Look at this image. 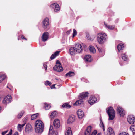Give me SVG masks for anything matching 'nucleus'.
<instances>
[{"label":"nucleus","instance_id":"nucleus-1","mask_svg":"<svg viewBox=\"0 0 135 135\" xmlns=\"http://www.w3.org/2000/svg\"><path fill=\"white\" fill-rule=\"evenodd\" d=\"M44 124L40 120H38L35 123V132L38 134H41L43 131Z\"/></svg>","mask_w":135,"mask_h":135},{"label":"nucleus","instance_id":"nucleus-2","mask_svg":"<svg viewBox=\"0 0 135 135\" xmlns=\"http://www.w3.org/2000/svg\"><path fill=\"white\" fill-rule=\"evenodd\" d=\"M97 40L100 44H103L105 42L107 38L106 34L100 33H98L97 35Z\"/></svg>","mask_w":135,"mask_h":135},{"label":"nucleus","instance_id":"nucleus-3","mask_svg":"<svg viewBox=\"0 0 135 135\" xmlns=\"http://www.w3.org/2000/svg\"><path fill=\"white\" fill-rule=\"evenodd\" d=\"M106 112L109 116V119L113 120L115 117V112L112 107H110L106 109Z\"/></svg>","mask_w":135,"mask_h":135},{"label":"nucleus","instance_id":"nucleus-4","mask_svg":"<svg viewBox=\"0 0 135 135\" xmlns=\"http://www.w3.org/2000/svg\"><path fill=\"white\" fill-rule=\"evenodd\" d=\"M42 27L44 29H46L49 26V20L47 18L44 19L42 22Z\"/></svg>","mask_w":135,"mask_h":135},{"label":"nucleus","instance_id":"nucleus-5","mask_svg":"<svg viewBox=\"0 0 135 135\" xmlns=\"http://www.w3.org/2000/svg\"><path fill=\"white\" fill-rule=\"evenodd\" d=\"M48 135H57V131L54 129L52 126H50Z\"/></svg>","mask_w":135,"mask_h":135},{"label":"nucleus","instance_id":"nucleus-6","mask_svg":"<svg viewBox=\"0 0 135 135\" xmlns=\"http://www.w3.org/2000/svg\"><path fill=\"white\" fill-rule=\"evenodd\" d=\"M11 95H8L5 97L3 100V103L5 104L9 103L10 102L11 99Z\"/></svg>","mask_w":135,"mask_h":135},{"label":"nucleus","instance_id":"nucleus-7","mask_svg":"<svg viewBox=\"0 0 135 135\" xmlns=\"http://www.w3.org/2000/svg\"><path fill=\"white\" fill-rule=\"evenodd\" d=\"M117 112L120 115L121 117H123L124 115V111L123 108L120 106H118L117 108Z\"/></svg>","mask_w":135,"mask_h":135},{"label":"nucleus","instance_id":"nucleus-8","mask_svg":"<svg viewBox=\"0 0 135 135\" xmlns=\"http://www.w3.org/2000/svg\"><path fill=\"white\" fill-rule=\"evenodd\" d=\"M77 52L80 53L82 50V47L81 45L79 43H77L74 47Z\"/></svg>","mask_w":135,"mask_h":135},{"label":"nucleus","instance_id":"nucleus-9","mask_svg":"<svg viewBox=\"0 0 135 135\" xmlns=\"http://www.w3.org/2000/svg\"><path fill=\"white\" fill-rule=\"evenodd\" d=\"M127 121L131 124H133L135 122V118L134 116L129 115L127 118Z\"/></svg>","mask_w":135,"mask_h":135},{"label":"nucleus","instance_id":"nucleus-10","mask_svg":"<svg viewBox=\"0 0 135 135\" xmlns=\"http://www.w3.org/2000/svg\"><path fill=\"white\" fill-rule=\"evenodd\" d=\"M97 101V99L95 96H91L90 98L88 103L91 105H92Z\"/></svg>","mask_w":135,"mask_h":135},{"label":"nucleus","instance_id":"nucleus-11","mask_svg":"<svg viewBox=\"0 0 135 135\" xmlns=\"http://www.w3.org/2000/svg\"><path fill=\"white\" fill-rule=\"evenodd\" d=\"M53 124L55 128H59L60 126L59 120L57 119H55L53 122Z\"/></svg>","mask_w":135,"mask_h":135},{"label":"nucleus","instance_id":"nucleus-12","mask_svg":"<svg viewBox=\"0 0 135 135\" xmlns=\"http://www.w3.org/2000/svg\"><path fill=\"white\" fill-rule=\"evenodd\" d=\"M54 70L58 72H61L62 71V67L60 65H56L53 68Z\"/></svg>","mask_w":135,"mask_h":135},{"label":"nucleus","instance_id":"nucleus-13","mask_svg":"<svg viewBox=\"0 0 135 135\" xmlns=\"http://www.w3.org/2000/svg\"><path fill=\"white\" fill-rule=\"evenodd\" d=\"M88 92H83L80 93L79 95V99H85L88 96Z\"/></svg>","mask_w":135,"mask_h":135},{"label":"nucleus","instance_id":"nucleus-14","mask_svg":"<svg viewBox=\"0 0 135 135\" xmlns=\"http://www.w3.org/2000/svg\"><path fill=\"white\" fill-rule=\"evenodd\" d=\"M49 33L47 32H44L42 36V40L44 42L47 41L48 38Z\"/></svg>","mask_w":135,"mask_h":135},{"label":"nucleus","instance_id":"nucleus-15","mask_svg":"<svg viewBox=\"0 0 135 135\" xmlns=\"http://www.w3.org/2000/svg\"><path fill=\"white\" fill-rule=\"evenodd\" d=\"M77 114L79 118L82 119L84 116V113L83 112L81 109H79L77 112Z\"/></svg>","mask_w":135,"mask_h":135},{"label":"nucleus","instance_id":"nucleus-16","mask_svg":"<svg viewBox=\"0 0 135 135\" xmlns=\"http://www.w3.org/2000/svg\"><path fill=\"white\" fill-rule=\"evenodd\" d=\"M75 119V117L74 115H72L69 117L68 120V123L70 124L73 122Z\"/></svg>","mask_w":135,"mask_h":135},{"label":"nucleus","instance_id":"nucleus-17","mask_svg":"<svg viewBox=\"0 0 135 135\" xmlns=\"http://www.w3.org/2000/svg\"><path fill=\"white\" fill-rule=\"evenodd\" d=\"M91 126H89L85 132L84 135H90L91 132Z\"/></svg>","mask_w":135,"mask_h":135},{"label":"nucleus","instance_id":"nucleus-18","mask_svg":"<svg viewBox=\"0 0 135 135\" xmlns=\"http://www.w3.org/2000/svg\"><path fill=\"white\" fill-rule=\"evenodd\" d=\"M69 51L70 54L71 55H75L77 52L74 47H71L69 50Z\"/></svg>","mask_w":135,"mask_h":135},{"label":"nucleus","instance_id":"nucleus-19","mask_svg":"<svg viewBox=\"0 0 135 135\" xmlns=\"http://www.w3.org/2000/svg\"><path fill=\"white\" fill-rule=\"evenodd\" d=\"M31 126L29 124H28L26 125L25 130L26 132H29V131L31 130Z\"/></svg>","mask_w":135,"mask_h":135},{"label":"nucleus","instance_id":"nucleus-20","mask_svg":"<svg viewBox=\"0 0 135 135\" xmlns=\"http://www.w3.org/2000/svg\"><path fill=\"white\" fill-rule=\"evenodd\" d=\"M65 134V135H72V131L70 127H69L66 129Z\"/></svg>","mask_w":135,"mask_h":135},{"label":"nucleus","instance_id":"nucleus-21","mask_svg":"<svg viewBox=\"0 0 135 135\" xmlns=\"http://www.w3.org/2000/svg\"><path fill=\"white\" fill-rule=\"evenodd\" d=\"M52 5L53 6L55 5V8H54V11L55 12H56L60 10V8L57 4L54 3L52 4Z\"/></svg>","mask_w":135,"mask_h":135},{"label":"nucleus","instance_id":"nucleus-22","mask_svg":"<svg viewBox=\"0 0 135 135\" xmlns=\"http://www.w3.org/2000/svg\"><path fill=\"white\" fill-rule=\"evenodd\" d=\"M80 99L78 101H77L73 105H79L83 103V99Z\"/></svg>","mask_w":135,"mask_h":135},{"label":"nucleus","instance_id":"nucleus-23","mask_svg":"<svg viewBox=\"0 0 135 135\" xmlns=\"http://www.w3.org/2000/svg\"><path fill=\"white\" fill-rule=\"evenodd\" d=\"M25 125V123L23 124H18L17 126V129L18 130L19 132H21L23 129V127Z\"/></svg>","mask_w":135,"mask_h":135},{"label":"nucleus","instance_id":"nucleus-24","mask_svg":"<svg viewBox=\"0 0 135 135\" xmlns=\"http://www.w3.org/2000/svg\"><path fill=\"white\" fill-rule=\"evenodd\" d=\"M124 47L123 44H118L117 46V49L118 51L119 52H120L121 50L123 49Z\"/></svg>","mask_w":135,"mask_h":135},{"label":"nucleus","instance_id":"nucleus-25","mask_svg":"<svg viewBox=\"0 0 135 135\" xmlns=\"http://www.w3.org/2000/svg\"><path fill=\"white\" fill-rule=\"evenodd\" d=\"M59 52V51H58L55 52L54 54H53L51 56V59L52 60L55 58L58 55Z\"/></svg>","mask_w":135,"mask_h":135},{"label":"nucleus","instance_id":"nucleus-26","mask_svg":"<svg viewBox=\"0 0 135 135\" xmlns=\"http://www.w3.org/2000/svg\"><path fill=\"white\" fill-rule=\"evenodd\" d=\"M85 60L87 61L91 62L92 60L91 56L89 55H86L85 57Z\"/></svg>","mask_w":135,"mask_h":135},{"label":"nucleus","instance_id":"nucleus-27","mask_svg":"<svg viewBox=\"0 0 135 135\" xmlns=\"http://www.w3.org/2000/svg\"><path fill=\"white\" fill-rule=\"evenodd\" d=\"M39 115V114L38 113L32 115L31 117V120H33L36 119L38 116Z\"/></svg>","mask_w":135,"mask_h":135},{"label":"nucleus","instance_id":"nucleus-28","mask_svg":"<svg viewBox=\"0 0 135 135\" xmlns=\"http://www.w3.org/2000/svg\"><path fill=\"white\" fill-rule=\"evenodd\" d=\"M130 129L132 132L133 135H135V126H131L130 127Z\"/></svg>","mask_w":135,"mask_h":135},{"label":"nucleus","instance_id":"nucleus-29","mask_svg":"<svg viewBox=\"0 0 135 135\" xmlns=\"http://www.w3.org/2000/svg\"><path fill=\"white\" fill-rule=\"evenodd\" d=\"M6 77V76L4 74H0V83Z\"/></svg>","mask_w":135,"mask_h":135},{"label":"nucleus","instance_id":"nucleus-30","mask_svg":"<svg viewBox=\"0 0 135 135\" xmlns=\"http://www.w3.org/2000/svg\"><path fill=\"white\" fill-rule=\"evenodd\" d=\"M105 25L106 27L110 30L113 29L115 27L114 25H109L105 23Z\"/></svg>","mask_w":135,"mask_h":135},{"label":"nucleus","instance_id":"nucleus-31","mask_svg":"<svg viewBox=\"0 0 135 135\" xmlns=\"http://www.w3.org/2000/svg\"><path fill=\"white\" fill-rule=\"evenodd\" d=\"M50 105L49 104L46 103H44V107L45 110H48L50 108Z\"/></svg>","mask_w":135,"mask_h":135},{"label":"nucleus","instance_id":"nucleus-32","mask_svg":"<svg viewBox=\"0 0 135 135\" xmlns=\"http://www.w3.org/2000/svg\"><path fill=\"white\" fill-rule=\"evenodd\" d=\"M74 72L70 71L67 73L66 75V76L71 77L74 76Z\"/></svg>","mask_w":135,"mask_h":135},{"label":"nucleus","instance_id":"nucleus-33","mask_svg":"<svg viewBox=\"0 0 135 135\" xmlns=\"http://www.w3.org/2000/svg\"><path fill=\"white\" fill-rule=\"evenodd\" d=\"M108 130L109 132L110 135H114V133L112 129L110 128H109Z\"/></svg>","mask_w":135,"mask_h":135},{"label":"nucleus","instance_id":"nucleus-34","mask_svg":"<svg viewBox=\"0 0 135 135\" xmlns=\"http://www.w3.org/2000/svg\"><path fill=\"white\" fill-rule=\"evenodd\" d=\"M89 49L91 52L94 53L95 52L96 50L94 47L93 46H89Z\"/></svg>","mask_w":135,"mask_h":135},{"label":"nucleus","instance_id":"nucleus-35","mask_svg":"<svg viewBox=\"0 0 135 135\" xmlns=\"http://www.w3.org/2000/svg\"><path fill=\"white\" fill-rule=\"evenodd\" d=\"M62 106L64 108L67 109L70 108L71 107V105H69L68 104L66 103L62 105Z\"/></svg>","mask_w":135,"mask_h":135},{"label":"nucleus","instance_id":"nucleus-36","mask_svg":"<svg viewBox=\"0 0 135 135\" xmlns=\"http://www.w3.org/2000/svg\"><path fill=\"white\" fill-rule=\"evenodd\" d=\"M122 59L124 61H126L127 59V56L124 53L122 55Z\"/></svg>","mask_w":135,"mask_h":135},{"label":"nucleus","instance_id":"nucleus-37","mask_svg":"<svg viewBox=\"0 0 135 135\" xmlns=\"http://www.w3.org/2000/svg\"><path fill=\"white\" fill-rule=\"evenodd\" d=\"M24 113V112L23 111H21L18 115V118H20L23 115V114Z\"/></svg>","mask_w":135,"mask_h":135},{"label":"nucleus","instance_id":"nucleus-38","mask_svg":"<svg viewBox=\"0 0 135 135\" xmlns=\"http://www.w3.org/2000/svg\"><path fill=\"white\" fill-rule=\"evenodd\" d=\"M100 127L102 128L103 131H104L105 129V128H104V126L103 124L102 121H101V122H100Z\"/></svg>","mask_w":135,"mask_h":135},{"label":"nucleus","instance_id":"nucleus-39","mask_svg":"<svg viewBox=\"0 0 135 135\" xmlns=\"http://www.w3.org/2000/svg\"><path fill=\"white\" fill-rule=\"evenodd\" d=\"M45 84L46 85H51L52 83L51 82H50L48 81H46V82L45 83Z\"/></svg>","mask_w":135,"mask_h":135},{"label":"nucleus","instance_id":"nucleus-40","mask_svg":"<svg viewBox=\"0 0 135 135\" xmlns=\"http://www.w3.org/2000/svg\"><path fill=\"white\" fill-rule=\"evenodd\" d=\"M77 35V32L76 30L75 29L73 30V37Z\"/></svg>","mask_w":135,"mask_h":135},{"label":"nucleus","instance_id":"nucleus-41","mask_svg":"<svg viewBox=\"0 0 135 135\" xmlns=\"http://www.w3.org/2000/svg\"><path fill=\"white\" fill-rule=\"evenodd\" d=\"M56 114V111H54L52 112L51 113V118L52 117H54L55 116Z\"/></svg>","mask_w":135,"mask_h":135},{"label":"nucleus","instance_id":"nucleus-42","mask_svg":"<svg viewBox=\"0 0 135 135\" xmlns=\"http://www.w3.org/2000/svg\"><path fill=\"white\" fill-rule=\"evenodd\" d=\"M118 135H129L128 133L125 132H123L120 133Z\"/></svg>","mask_w":135,"mask_h":135},{"label":"nucleus","instance_id":"nucleus-43","mask_svg":"<svg viewBox=\"0 0 135 135\" xmlns=\"http://www.w3.org/2000/svg\"><path fill=\"white\" fill-rule=\"evenodd\" d=\"M46 63H44L43 64V66L45 69V70L46 71L47 69V66L46 65Z\"/></svg>","mask_w":135,"mask_h":135},{"label":"nucleus","instance_id":"nucleus-44","mask_svg":"<svg viewBox=\"0 0 135 135\" xmlns=\"http://www.w3.org/2000/svg\"><path fill=\"white\" fill-rule=\"evenodd\" d=\"M97 133V131L96 130L94 131L92 133V134L91 135H95Z\"/></svg>","mask_w":135,"mask_h":135},{"label":"nucleus","instance_id":"nucleus-45","mask_svg":"<svg viewBox=\"0 0 135 135\" xmlns=\"http://www.w3.org/2000/svg\"><path fill=\"white\" fill-rule=\"evenodd\" d=\"M56 64H58V65H60L61 66L60 62L59 60H57L56 62ZM56 65H57V64Z\"/></svg>","mask_w":135,"mask_h":135},{"label":"nucleus","instance_id":"nucleus-46","mask_svg":"<svg viewBox=\"0 0 135 135\" xmlns=\"http://www.w3.org/2000/svg\"><path fill=\"white\" fill-rule=\"evenodd\" d=\"M8 131L7 130L3 132L2 133V134L3 135H4L6 133H7L8 132Z\"/></svg>","mask_w":135,"mask_h":135},{"label":"nucleus","instance_id":"nucleus-47","mask_svg":"<svg viewBox=\"0 0 135 135\" xmlns=\"http://www.w3.org/2000/svg\"><path fill=\"white\" fill-rule=\"evenodd\" d=\"M12 129H11L10 130V132H9L8 134L9 135H11L12 134Z\"/></svg>","mask_w":135,"mask_h":135},{"label":"nucleus","instance_id":"nucleus-48","mask_svg":"<svg viewBox=\"0 0 135 135\" xmlns=\"http://www.w3.org/2000/svg\"><path fill=\"white\" fill-rule=\"evenodd\" d=\"M71 30L70 29V30H68V31H67V32H66V33L67 34H69L70 33V32Z\"/></svg>","mask_w":135,"mask_h":135},{"label":"nucleus","instance_id":"nucleus-49","mask_svg":"<svg viewBox=\"0 0 135 135\" xmlns=\"http://www.w3.org/2000/svg\"><path fill=\"white\" fill-rule=\"evenodd\" d=\"M98 51L99 52H102V50L100 48H98Z\"/></svg>","mask_w":135,"mask_h":135},{"label":"nucleus","instance_id":"nucleus-50","mask_svg":"<svg viewBox=\"0 0 135 135\" xmlns=\"http://www.w3.org/2000/svg\"><path fill=\"white\" fill-rule=\"evenodd\" d=\"M13 135H18V133L17 132H16Z\"/></svg>","mask_w":135,"mask_h":135},{"label":"nucleus","instance_id":"nucleus-51","mask_svg":"<svg viewBox=\"0 0 135 135\" xmlns=\"http://www.w3.org/2000/svg\"><path fill=\"white\" fill-rule=\"evenodd\" d=\"M21 38L22 39H25V40H27V39L24 38V36L23 35H22L21 37Z\"/></svg>","mask_w":135,"mask_h":135},{"label":"nucleus","instance_id":"nucleus-52","mask_svg":"<svg viewBox=\"0 0 135 135\" xmlns=\"http://www.w3.org/2000/svg\"><path fill=\"white\" fill-rule=\"evenodd\" d=\"M54 85L52 86H51V89H52V88H53L54 87H54Z\"/></svg>","mask_w":135,"mask_h":135},{"label":"nucleus","instance_id":"nucleus-53","mask_svg":"<svg viewBox=\"0 0 135 135\" xmlns=\"http://www.w3.org/2000/svg\"><path fill=\"white\" fill-rule=\"evenodd\" d=\"M100 133H98L97 135H100Z\"/></svg>","mask_w":135,"mask_h":135},{"label":"nucleus","instance_id":"nucleus-54","mask_svg":"<svg viewBox=\"0 0 135 135\" xmlns=\"http://www.w3.org/2000/svg\"><path fill=\"white\" fill-rule=\"evenodd\" d=\"M7 88H8L9 89H10L9 88V87H8V86H7Z\"/></svg>","mask_w":135,"mask_h":135},{"label":"nucleus","instance_id":"nucleus-55","mask_svg":"<svg viewBox=\"0 0 135 135\" xmlns=\"http://www.w3.org/2000/svg\"><path fill=\"white\" fill-rule=\"evenodd\" d=\"M1 107L0 106V111H1Z\"/></svg>","mask_w":135,"mask_h":135},{"label":"nucleus","instance_id":"nucleus-56","mask_svg":"<svg viewBox=\"0 0 135 135\" xmlns=\"http://www.w3.org/2000/svg\"><path fill=\"white\" fill-rule=\"evenodd\" d=\"M1 98L0 97V100H1Z\"/></svg>","mask_w":135,"mask_h":135}]
</instances>
